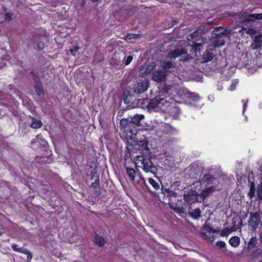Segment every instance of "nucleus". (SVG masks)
<instances>
[{"mask_svg": "<svg viewBox=\"0 0 262 262\" xmlns=\"http://www.w3.org/2000/svg\"><path fill=\"white\" fill-rule=\"evenodd\" d=\"M94 242L99 247H102L105 244V241L104 238L96 233L94 234Z\"/></svg>", "mask_w": 262, "mask_h": 262, "instance_id": "obj_21", "label": "nucleus"}, {"mask_svg": "<svg viewBox=\"0 0 262 262\" xmlns=\"http://www.w3.org/2000/svg\"><path fill=\"white\" fill-rule=\"evenodd\" d=\"M216 89L217 91H221L223 89V86L222 84H217L216 85Z\"/></svg>", "mask_w": 262, "mask_h": 262, "instance_id": "obj_53", "label": "nucleus"}, {"mask_svg": "<svg viewBox=\"0 0 262 262\" xmlns=\"http://www.w3.org/2000/svg\"><path fill=\"white\" fill-rule=\"evenodd\" d=\"M126 174L131 181H134L136 177V171L133 168L129 167L126 168Z\"/></svg>", "mask_w": 262, "mask_h": 262, "instance_id": "obj_26", "label": "nucleus"}, {"mask_svg": "<svg viewBox=\"0 0 262 262\" xmlns=\"http://www.w3.org/2000/svg\"><path fill=\"white\" fill-rule=\"evenodd\" d=\"M251 14L243 12L239 15V19L241 23L252 21Z\"/></svg>", "mask_w": 262, "mask_h": 262, "instance_id": "obj_23", "label": "nucleus"}, {"mask_svg": "<svg viewBox=\"0 0 262 262\" xmlns=\"http://www.w3.org/2000/svg\"><path fill=\"white\" fill-rule=\"evenodd\" d=\"M91 187L94 189H98L99 187V179L97 178L95 180V182L91 184Z\"/></svg>", "mask_w": 262, "mask_h": 262, "instance_id": "obj_40", "label": "nucleus"}, {"mask_svg": "<svg viewBox=\"0 0 262 262\" xmlns=\"http://www.w3.org/2000/svg\"><path fill=\"white\" fill-rule=\"evenodd\" d=\"M139 177L140 178V180H139V183L140 184H142V183H143V184H145V181L144 179V178L141 176V175H139Z\"/></svg>", "mask_w": 262, "mask_h": 262, "instance_id": "obj_52", "label": "nucleus"}, {"mask_svg": "<svg viewBox=\"0 0 262 262\" xmlns=\"http://www.w3.org/2000/svg\"><path fill=\"white\" fill-rule=\"evenodd\" d=\"M242 102L243 103V115H244V113L246 110V108L247 107V103L248 102V100H242Z\"/></svg>", "mask_w": 262, "mask_h": 262, "instance_id": "obj_45", "label": "nucleus"}, {"mask_svg": "<svg viewBox=\"0 0 262 262\" xmlns=\"http://www.w3.org/2000/svg\"><path fill=\"white\" fill-rule=\"evenodd\" d=\"M163 99L160 96L150 100L147 104L148 110L150 112H158L162 110V107L164 105Z\"/></svg>", "mask_w": 262, "mask_h": 262, "instance_id": "obj_6", "label": "nucleus"}, {"mask_svg": "<svg viewBox=\"0 0 262 262\" xmlns=\"http://www.w3.org/2000/svg\"><path fill=\"white\" fill-rule=\"evenodd\" d=\"M259 262H262V260L261 261H260Z\"/></svg>", "mask_w": 262, "mask_h": 262, "instance_id": "obj_61", "label": "nucleus"}, {"mask_svg": "<svg viewBox=\"0 0 262 262\" xmlns=\"http://www.w3.org/2000/svg\"><path fill=\"white\" fill-rule=\"evenodd\" d=\"M13 18V14L12 13H6L5 15L4 19L6 21H10Z\"/></svg>", "mask_w": 262, "mask_h": 262, "instance_id": "obj_39", "label": "nucleus"}, {"mask_svg": "<svg viewBox=\"0 0 262 262\" xmlns=\"http://www.w3.org/2000/svg\"><path fill=\"white\" fill-rule=\"evenodd\" d=\"M213 54L211 52L206 51L205 53L203 55L202 62L203 63L211 61L213 58Z\"/></svg>", "mask_w": 262, "mask_h": 262, "instance_id": "obj_24", "label": "nucleus"}, {"mask_svg": "<svg viewBox=\"0 0 262 262\" xmlns=\"http://www.w3.org/2000/svg\"><path fill=\"white\" fill-rule=\"evenodd\" d=\"M187 39L192 41V48L195 51H200L202 46L204 43V39L201 36V34L198 31H195L187 36Z\"/></svg>", "mask_w": 262, "mask_h": 262, "instance_id": "obj_4", "label": "nucleus"}, {"mask_svg": "<svg viewBox=\"0 0 262 262\" xmlns=\"http://www.w3.org/2000/svg\"><path fill=\"white\" fill-rule=\"evenodd\" d=\"M129 122V121L127 119L124 118L121 120L120 124L123 128H126L127 127Z\"/></svg>", "mask_w": 262, "mask_h": 262, "instance_id": "obj_37", "label": "nucleus"}, {"mask_svg": "<svg viewBox=\"0 0 262 262\" xmlns=\"http://www.w3.org/2000/svg\"><path fill=\"white\" fill-rule=\"evenodd\" d=\"M173 67V64L171 63V62H165V66H164V67H165V78L166 77V69L167 68H171L172 67Z\"/></svg>", "mask_w": 262, "mask_h": 262, "instance_id": "obj_44", "label": "nucleus"}, {"mask_svg": "<svg viewBox=\"0 0 262 262\" xmlns=\"http://www.w3.org/2000/svg\"><path fill=\"white\" fill-rule=\"evenodd\" d=\"M177 96L182 99H189L192 101H198L201 99L198 94L190 93L187 89L165 85V114L174 118H178L181 114L176 100L174 99Z\"/></svg>", "mask_w": 262, "mask_h": 262, "instance_id": "obj_1", "label": "nucleus"}, {"mask_svg": "<svg viewBox=\"0 0 262 262\" xmlns=\"http://www.w3.org/2000/svg\"><path fill=\"white\" fill-rule=\"evenodd\" d=\"M186 53V50L183 48H177L171 51L168 54L170 59H175L177 57Z\"/></svg>", "mask_w": 262, "mask_h": 262, "instance_id": "obj_18", "label": "nucleus"}, {"mask_svg": "<svg viewBox=\"0 0 262 262\" xmlns=\"http://www.w3.org/2000/svg\"><path fill=\"white\" fill-rule=\"evenodd\" d=\"M35 91L38 95L43 93V89L41 83L36 84L34 86Z\"/></svg>", "mask_w": 262, "mask_h": 262, "instance_id": "obj_31", "label": "nucleus"}, {"mask_svg": "<svg viewBox=\"0 0 262 262\" xmlns=\"http://www.w3.org/2000/svg\"><path fill=\"white\" fill-rule=\"evenodd\" d=\"M140 37L139 34H129L127 33L125 35L123 38V39L125 40H131V39H137L139 38Z\"/></svg>", "mask_w": 262, "mask_h": 262, "instance_id": "obj_28", "label": "nucleus"}, {"mask_svg": "<svg viewBox=\"0 0 262 262\" xmlns=\"http://www.w3.org/2000/svg\"><path fill=\"white\" fill-rule=\"evenodd\" d=\"M125 133H126V138L127 139L129 140H128V142L130 144V142H132L133 141L136 140L133 137V134L132 132H131L130 131L126 130V131H125Z\"/></svg>", "mask_w": 262, "mask_h": 262, "instance_id": "obj_33", "label": "nucleus"}, {"mask_svg": "<svg viewBox=\"0 0 262 262\" xmlns=\"http://www.w3.org/2000/svg\"><path fill=\"white\" fill-rule=\"evenodd\" d=\"M125 57V53L123 51L119 50L116 51L112 55L110 59V63L114 67L121 64Z\"/></svg>", "mask_w": 262, "mask_h": 262, "instance_id": "obj_8", "label": "nucleus"}, {"mask_svg": "<svg viewBox=\"0 0 262 262\" xmlns=\"http://www.w3.org/2000/svg\"><path fill=\"white\" fill-rule=\"evenodd\" d=\"M32 75H33L32 78L36 82V84L41 83L40 82L39 78L35 74L32 73Z\"/></svg>", "mask_w": 262, "mask_h": 262, "instance_id": "obj_46", "label": "nucleus"}, {"mask_svg": "<svg viewBox=\"0 0 262 262\" xmlns=\"http://www.w3.org/2000/svg\"><path fill=\"white\" fill-rule=\"evenodd\" d=\"M165 169L170 170L174 166V159L173 156H171L167 152H165Z\"/></svg>", "mask_w": 262, "mask_h": 262, "instance_id": "obj_17", "label": "nucleus"}, {"mask_svg": "<svg viewBox=\"0 0 262 262\" xmlns=\"http://www.w3.org/2000/svg\"><path fill=\"white\" fill-rule=\"evenodd\" d=\"M260 222V216L258 213H251L250 214L248 224L252 231H255Z\"/></svg>", "mask_w": 262, "mask_h": 262, "instance_id": "obj_9", "label": "nucleus"}, {"mask_svg": "<svg viewBox=\"0 0 262 262\" xmlns=\"http://www.w3.org/2000/svg\"><path fill=\"white\" fill-rule=\"evenodd\" d=\"M168 205L171 209H173L178 213H182L184 212L182 201L176 198V193L174 192H172V194L170 195Z\"/></svg>", "mask_w": 262, "mask_h": 262, "instance_id": "obj_5", "label": "nucleus"}, {"mask_svg": "<svg viewBox=\"0 0 262 262\" xmlns=\"http://www.w3.org/2000/svg\"><path fill=\"white\" fill-rule=\"evenodd\" d=\"M23 253L27 255V260L28 262H30L31 260L32 259V253L28 251L27 249H25V250H23Z\"/></svg>", "mask_w": 262, "mask_h": 262, "instance_id": "obj_38", "label": "nucleus"}, {"mask_svg": "<svg viewBox=\"0 0 262 262\" xmlns=\"http://www.w3.org/2000/svg\"><path fill=\"white\" fill-rule=\"evenodd\" d=\"M250 189L255 190V184L253 182L250 184Z\"/></svg>", "mask_w": 262, "mask_h": 262, "instance_id": "obj_54", "label": "nucleus"}, {"mask_svg": "<svg viewBox=\"0 0 262 262\" xmlns=\"http://www.w3.org/2000/svg\"><path fill=\"white\" fill-rule=\"evenodd\" d=\"M149 84L148 80L139 81L134 85V92L137 94L144 92L147 90Z\"/></svg>", "mask_w": 262, "mask_h": 262, "instance_id": "obj_12", "label": "nucleus"}, {"mask_svg": "<svg viewBox=\"0 0 262 262\" xmlns=\"http://www.w3.org/2000/svg\"><path fill=\"white\" fill-rule=\"evenodd\" d=\"M204 238L206 239H208L210 242H213L214 241V236L213 235H208L207 234L204 233L203 235Z\"/></svg>", "mask_w": 262, "mask_h": 262, "instance_id": "obj_43", "label": "nucleus"}, {"mask_svg": "<svg viewBox=\"0 0 262 262\" xmlns=\"http://www.w3.org/2000/svg\"><path fill=\"white\" fill-rule=\"evenodd\" d=\"M158 197L159 200L161 201L159 195L158 196Z\"/></svg>", "mask_w": 262, "mask_h": 262, "instance_id": "obj_60", "label": "nucleus"}, {"mask_svg": "<svg viewBox=\"0 0 262 262\" xmlns=\"http://www.w3.org/2000/svg\"><path fill=\"white\" fill-rule=\"evenodd\" d=\"M256 71V70H251V72H254V71Z\"/></svg>", "mask_w": 262, "mask_h": 262, "instance_id": "obj_57", "label": "nucleus"}, {"mask_svg": "<svg viewBox=\"0 0 262 262\" xmlns=\"http://www.w3.org/2000/svg\"><path fill=\"white\" fill-rule=\"evenodd\" d=\"M240 239L237 236H233L229 239V243L233 247H237L239 245Z\"/></svg>", "mask_w": 262, "mask_h": 262, "instance_id": "obj_27", "label": "nucleus"}, {"mask_svg": "<svg viewBox=\"0 0 262 262\" xmlns=\"http://www.w3.org/2000/svg\"><path fill=\"white\" fill-rule=\"evenodd\" d=\"M217 190H218L217 188L214 187V186L206 187L199 193L200 200H201V202L203 201L206 198Z\"/></svg>", "mask_w": 262, "mask_h": 262, "instance_id": "obj_14", "label": "nucleus"}, {"mask_svg": "<svg viewBox=\"0 0 262 262\" xmlns=\"http://www.w3.org/2000/svg\"><path fill=\"white\" fill-rule=\"evenodd\" d=\"M31 120L30 126L33 128H39L42 126V123L40 120L30 116Z\"/></svg>", "mask_w": 262, "mask_h": 262, "instance_id": "obj_22", "label": "nucleus"}, {"mask_svg": "<svg viewBox=\"0 0 262 262\" xmlns=\"http://www.w3.org/2000/svg\"><path fill=\"white\" fill-rule=\"evenodd\" d=\"M252 21L255 20H262V13L251 14Z\"/></svg>", "mask_w": 262, "mask_h": 262, "instance_id": "obj_35", "label": "nucleus"}, {"mask_svg": "<svg viewBox=\"0 0 262 262\" xmlns=\"http://www.w3.org/2000/svg\"><path fill=\"white\" fill-rule=\"evenodd\" d=\"M219 183V180L217 178L208 173L204 174L201 178L200 180L196 182L194 185L197 187L200 186L202 185H204L206 187L214 186V187L217 188Z\"/></svg>", "mask_w": 262, "mask_h": 262, "instance_id": "obj_3", "label": "nucleus"}, {"mask_svg": "<svg viewBox=\"0 0 262 262\" xmlns=\"http://www.w3.org/2000/svg\"><path fill=\"white\" fill-rule=\"evenodd\" d=\"M199 198V193L196 190H189L185 192L184 194L185 201L189 203H193L195 202H201Z\"/></svg>", "mask_w": 262, "mask_h": 262, "instance_id": "obj_10", "label": "nucleus"}, {"mask_svg": "<svg viewBox=\"0 0 262 262\" xmlns=\"http://www.w3.org/2000/svg\"><path fill=\"white\" fill-rule=\"evenodd\" d=\"M165 140L166 142H174L176 141L175 136L178 133V130L168 124H165ZM166 141H165V142ZM165 144L166 143L165 142Z\"/></svg>", "mask_w": 262, "mask_h": 262, "instance_id": "obj_7", "label": "nucleus"}, {"mask_svg": "<svg viewBox=\"0 0 262 262\" xmlns=\"http://www.w3.org/2000/svg\"><path fill=\"white\" fill-rule=\"evenodd\" d=\"M189 215L194 219H198L201 216V211L199 208L192 209L189 211Z\"/></svg>", "mask_w": 262, "mask_h": 262, "instance_id": "obj_25", "label": "nucleus"}, {"mask_svg": "<svg viewBox=\"0 0 262 262\" xmlns=\"http://www.w3.org/2000/svg\"><path fill=\"white\" fill-rule=\"evenodd\" d=\"M260 42L258 40H254L251 45V49L252 50L258 49L260 48Z\"/></svg>", "mask_w": 262, "mask_h": 262, "instance_id": "obj_32", "label": "nucleus"}, {"mask_svg": "<svg viewBox=\"0 0 262 262\" xmlns=\"http://www.w3.org/2000/svg\"><path fill=\"white\" fill-rule=\"evenodd\" d=\"M238 83V79H234L232 81V84L228 88V90L230 91H234L236 86V85Z\"/></svg>", "mask_w": 262, "mask_h": 262, "instance_id": "obj_34", "label": "nucleus"}, {"mask_svg": "<svg viewBox=\"0 0 262 262\" xmlns=\"http://www.w3.org/2000/svg\"><path fill=\"white\" fill-rule=\"evenodd\" d=\"M248 195L251 199H252L255 195V190L250 189L248 192Z\"/></svg>", "mask_w": 262, "mask_h": 262, "instance_id": "obj_50", "label": "nucleus"}, {"mask_svg": "<svg viewBox=\"0 0 262 262\" xmlns=\"http://www.w3.org/2000/svg\"><path fill=\"white\" fill-rule=\"evenodd\" d=\"M216 245L217 246L221 248H223L225 247L226 246V244L225 243V242L222 241L216 242Z\"/></svg>", "mask_w": 262, "mask_h": 262, "instance_id": "obj_48", "label": "nucleus"}, {"mask_svg": "<svg viewBox=\"0 0 262 262\" xmlns=\"http://www.w3.org/2000/svg\"><path fill=\"white\" fill-rule=\"evenodd\" d=\"M166 191H168V190H167V189H166L165 188V192Z\"/></svg>", "mask_w": 262, "mask_h": 262, "instance_id": "obj_59", "label": "nucleus"}, {"mask_svg": "<svg viewBox=\"0 0 262 262\" xmlns=\"http://www.w3.org/2000/svg\"><path fill=\"white\" fill-rule=\"evenodd\" d=\"M152 79L157 82H160L164 80V64L162 63L160 64V69H157L153 73Z\"/></svg>", "mask_w": 262, "mask_h": 262, "instance_id": "obj_15", "label": "nucleus"}, {"mask_svg": "<svg viewBox=\"0 0 262 262\" xmlns=\"http://www.w3.org/2000/svg\"><path fill=\"white\" fill-rule=\"evenodd\" d=\"M144 118V116L142 114H137L133 116L130 121V122L136 126L140 125V121Z\"/></svg>", "mask_w": 262, "mask_h": 262, "instance_id": "obj_20", "label": "nucleus"}, {"mask_svg": "<svg viewBox=\"0 0 262 262\" xmlns=\"http://www.w3.org/2000/svg\"><path fill=\"white\" fill-rule=\"evenodd\" d=\"M78 49H79L78 47H75V48H73V49H71L70 52L73 55L76 56V53L78 51Z\"/></svg>", "mask_w": 262, "mask_h": 262, "instance_id": "obj_51", "label": "nucleus"}, {"mask_svg": "<svg viewBox=\"0 0 262 262\" xmlns=\"http://www.w3.org/2000/svg\"><path fill=\"white\" fill-rule=\"evenodd\" d=\"M148 102V99L146 98L135 99L132 103L135 107H144V106H146L147 107Z\"/></svg>", "mask_w": 262, "mask_h": 262, "instance_id": "obj_19", "label": "nucleus"}, {"mask_svg": "<svg viewBox=\"0 0 262 262\" xmlns=\"http://www.w3.org/2000/svg\"><path fill=\"white\" fill-rule=\"evenodd\" d=\"M37 47L39 50L43 49L45 47L43 42H42V41H38L37 43Z\"/></svg>", "mask_w": 262, "mask_h": 262, "instance_id": "obj_49", "label": "nucleus"}, {"mask_svg": "<svg viewBox=\"0 0 262 262\" xmlns=\"http://www.w3.org/2000/svg\"><path fill=\"white\" fill-rule=\"evenodd\" d=\"M230 35V30L222 27L214 29L212 32V36L214 38L213 41L214 47L215 48L224 46L225 43V39Z\"/></svg>", "mask_w": 262, "mask_h": 262, "instance_id": "obj_2", "label": "nucleus"}, {"mask_svg": "<svg viewBox=\"0 0 262 262\" xmlns=\"http://www.w3.org/2000/svg\"><path fill=\"white\" fill-rule=\"evenodd\" d=\"M132 146H136L137 148L140 150H144L148 149V142L146 140H134L130 142Z\"/></svg>", "mask_w": 262, "mask_h": 262, "instance_id": "obj_16", "label": "nucleus"}, {"mask_svg": "<svg viewBox=\"0 0 262 262\" xmlns=\"http://www.w3.org/2000/svg\"><path fill=\"white\" fill-rule=\"evenodd\" d=\"M243 31H244L247 34H250V35H254L256 34V31L255 29L253 28H243L239 32H242Z\"/></svg>", "mask_w": 262, "mask_h": 262, "instance_id": "obj_29", "label": "nucleus"}, {"mask_svg": "<svg viewBox=\"0 0 262 262\" xmlns=\"http://www.w3.org/2000/svg\"><path fill=\"white\" fill-rule=\"evenodd\" d=\"M140 161L143 165V169L146 172H151L155 174L157 171V168L149 158L141 157Z\"/></svg>", "mask_w": 262, "mask_h": 262, "instance_id": "obj_11", "label": "nucleus"}, {"mask_svg": "<svg viewBox=\"0 0 262 262\" xmlns=\"http://www.w3.org/2000/svg\"><path fill=\"white\" fill-rule=\"evenodd\" d=\"M12 248L13 249V250H14L16 252H18L22 253L23 250H25V249H24L22 247H19L17 245L15 244H13L12 245Z\"/></svg>", "mask_w": 262, "mask_h": 262, "instance_id": "obj_36", "label": "nucleus"}, {"mask_svg": "<svg viewBox=\"0 0 262 262\" xmlns=\"http://www.w3.org/2000/svg\"><path fill=\"white\" fill-rule=\"evenodd\" d=\"M93 3L98 2L99 0H91Z\"/></svg>", "mask_w": 262, "mask_h": 262, "instance_id": "obj_55", "label": "nucleus"}, {"mask_svg": "<svg viewBox=\"0 0 262 262\" xmlns=\"http://www.w3.org/2000/svg\"><path fill=\"white\" fill-rule=\"evenodd\" d=\"M257 195L258 199L262 200V184L257 188Z\"/></svg>", "mask_w": 262, "mask_h": 262, "instance_id": "obj_41", "label": "nucleus"}, {"mask_svg": "<svg viewBox=\"0 0 262 262\" xmlns=\"http://www.w3.org/2000/svg\"><path fill=\"white\" fill-rule=\"evenodd\" d=\"M260 107L262 108V104H260Z\"/></svg>", "mask_w": 262, "mask_h": 262, "instance_id": "obj_58", "label": "nucleus"}, {"mask_svg": "<svg viewBox=\"0 0 262 262\" xmlns=\"http://www.w3.org/2000/svg\"><path fill=\"white\" fill-rule=\"evenodd\" d=\"M156 66V65L154 62H151L148 64L142 65L139 70V74L142 76L147 75L153 71Z\"/></svg>", "mask_w": 262, "mask_h": 262, "instance_id": "obj_13", "label": "nucleus"}, {"mask_svg": "<svg viewBox=\"0 0 262 262\" xmlns=\"http://www.w3.org/2000/svg\"><path fill=\"white\" fill-rule=\"evenodd\" d=\"M133 57L132 56H128L125 61V64L126 66L128 65L132 61Z\"/></svg>", "mask_w": 262, "mask_h": 262, "instance_id": "obj_47", "label": "nucleus"}, {"mask_svg": "<svg viewBox=\"0 0 262 262\" xmlns=\"http://www.w3.org/2000/svg\"><path fill=\"white\" fill-rule=\"evenodd\" d=\"M132 98H133V97H131L130 96H125V94H124V96H123L124 102L126 104H129L130 103Z\"/></svg>", "mask_w": 262, "mask_h": 262, "instance_id": "obj_42", "label": "nucleus"}, {"mask_svg": "<svg viewBox=\"0 0 262 262\" xmlns=\"http://www.w3.org/2000/svg\"><path fill=\"white\" fill-rule=\"evenodd\" d=\"M148 181H149V183H150V184H151L152 185V186L153 187V188L157 190L160 188V185H159V183L158 182L156 181L155 180H154L153 179L149 178Z\"/></svg>", "mask_w": 262, "mask_h": 262, "instance_id": "obj_30", "label": "nucleus"}, {"mask_svg": "<svg viewBox=\"0 0 262 262\" xmlns=\"http://www.w3.org/2000/svg\"><path fill=\"white\" fill-rule=\"evenodd\" d=\"M96 193H97L98 195H99V193H99V190H96Z\"/></svg>", "mask_w": 262, "mask_h": 262, "instance_id": "obj_56", "label": "nucleus"}]
</instances>
